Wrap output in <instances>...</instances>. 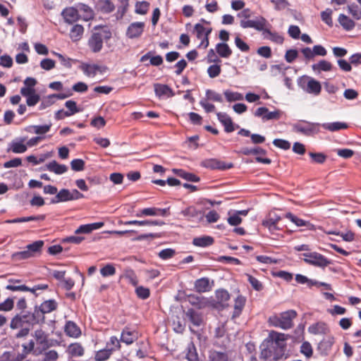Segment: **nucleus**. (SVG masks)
I'll use <instances>...</instances> for the list:
<instances>
[{
    "mask_svg": "<svg viewBox=\"0 0 361 361\" xmlns=\"http://www.w3.org/2000/svg\"><path fill=\"white\" fill-rule=\"evenodd\" d=\"M288 337V336L285 334L271 331L260 345V358L265 361H279L283 357L286 358Z\"/></svg>",
    "mask_w": 361,
    "mask_h": 361,
    "instance_id": "nucleus-1",
    "label": "nucleus"
},
{
    "mask_svg": "<svg viewBox=\"0 0 361 361\" xmlns=\"http://www.w3.org/2000/svg\"><path fill=\"white\" fill-rule=\"evenodd\" d=\"M32 339L27 344H23V348L25 354L32 353L35 355H42L44 352L53 346L49 335L42 328L35 329L31 334Z\"/></svg>",
    "mask_w": 361,
    "mask_h": 361,
    "instance_id": "nucleus-2",
    "label": "nucleus"
},
{
    "mask_svg": "<svg viewBox=\"0 0 361 361\" xmlns=\"http://www.w3.org/2000/svg\"><path fill=\"white\" fill-rule=\"evenodd\" d=\"M111 36V32L106 26H96L88 39V47L92 52L98 53L102 49L104 41H108Z\"/></svg>",
    "mask_w": 361,
    "mask_h": 361,
    "instance_id": "nucleus-3",
    "label": "nucleus"
},
{
    "mask_svg": "<svg viewBox=\"0 0 361 361\" xmlns=\"http://www.w3.org/2000/svg\"><path fill=\"white\" fill-rule=\"evenodd\" d=\"M295 310H290L281 312L279 315H274L269 319V324L275 327L284 330L291 329L293 326V320L297 317Z\"/></svg>",
    "mask_w": 361,
    "mask_h": 361,
    "instance_id": "nucleus-4",
    "label": "nucleus"
},
{
    "mask_svg": "<svg viewBox=\"0 0 361 361\" xmlns=\"http://www.w3.org/2000/svg\"><path fill=\"white\" fill-rule=\"evenodd\" d=\"M23 312L16 314L11 321L10 327L12 329H19L16 334V338H25L29 335L31 327L25 319Z\"/></svg>",
    "mask_w": 361,
    "mask_h": 361,
    "instance_id": "nucleus-5",
    "label": "nucleus"
},
{
    "mask_svg": "<svg viewBox=\"0 0 361 361\" xmlns=\"http://www.w3.org/2000/svg\"><path fill=\"white\" fill-rule=\"evenodd\" d=\"M44 245L43 240H37L27 245L23 251L16 252L12 255V258L15 260H23L36 256L40 253Z\"/></svg>",
    "mask_w": 361,
    "mask_h": 361,
    "instance_id": "nucleus-6",
    "label": "nucleus"
},
{
    "mask_svg": "<svg viewBox=\"0 0 361 361\" xmlns=\"http://www.w3.org/2000/svg\"><path fill=\"white\" fill-rule=\"evenodd\" d=\"M322 125L318 123H310L303 121L295 123L293 130L296 133H301L305 136H314L320 132Z\"/></svg>",
    "mask_w": 361,
    "mask_h": 361,
    "instance_id": "nucleus-7",
    "label": "nucleus"
},
{
    "mask_svg": "<svg viewBox=\"0 0 361 361\" xmlns=\"http://www.w3.org/2000/svg\"><path fill=\"white\" fill-rule=\"evenodd\" d=\"M304 261L311 265L324 268L331 264V262L320 253L317 252H305L302 254Z\"/></svg>",
    "mask_w": 361,
    "mask_h": 361,
    "instance_id": "nucleus-8",
    "label": "nucleus"
},
{
    "mask_svg": "<svg viewBox=\"0 0 361 361\" xmlns=\"http://www.w3.org/2000/svg\"><path fill=\"white\" fill-rule=\"evenodd\" d=\"M281 220V217L275 212H270L262 221V226L267 228L272 234L281 228L278 226V223Z\"/></svg>",
    "mask_w": 361,
    "mask_h": 361,
    "instance_id": "nucleus-9",
    "label": "nucleus"
},
{
    "mask_svg": "<svg viewBox=\"0 0 361 361\" xmlns=\"http://www.w3.org/2000/svg\"><path fill=\"white\" fill-rule=\"evenodd\" d=\"M201 166L212 170L224 171L233 167L232 163H226L218 159H207L201 162Z\"/></svg>",
    "mask_w": 361,
    "mask_h": 361,
    "instance_id": "nucleus-10",
    "label": "nucleus"
},
{
    "mask_svg": "<svg viewBox=\"0 0 361 361\" xmlns=\"http://www.w3.org/2000/svg\"><path fill=\"white\" fill-rule=\"evenodd\" d=\"M35 307L42 320L45 322V314L56 310L58 302L54 299H50L44 301L39 305H35Z\"/></svg>",
    "mask_w": 361,
    "mask_h": 361,
    "instance_id": "nucleus-11",
    "label": "nucleus"
},
{
    "mask_svg": "<svg viewBox=\"0 0 361 361\" xmlns=\"http://www.w3.org/2000/svg\"><path fill=\"white\" fill-rule=\"evenodd\" d=\"M300 51L307 61L313 59L315 56H324L327 54L326 49L322 45H314L312 49L305 47L302 49Z\"/></svg>",
    "mask_w": 361,
    "mask_h": 361,
    "instance_id": "nucleus-12",
    "label": "nucleus"
},
{
    "mask_svg": "<svg viewBox=\"0 0 361 361\" xmlns=\"http://www.w3.org/2000/svg\"><path fill=\"white\" fill-rule=\"evenodd\" d=\"M49 286L47 284H38L32 288H29L25 285H7L6 286V288L7 290H11V291H22V292H31L32 293L35 294V296H37V293H36L37 290H44L48 289Z\"/></svg>",
    "mask_w": 361,
    "mask_h": 361,
    "instance_id": "nucleus-13",
    "label": "nucleus"
},
{
    "mask_svg": "<svg viewBox=\"0 0 361 361\" xmlns=\"http://www.w3.org/2000/svg\"><path fill=\"white\" fill-rule=\"evenodd\" d=\"M268 24L267 20L264 17H259L257 20H241L240 22V27L243 28H254L258 31L264 30Z\"/></svg>",
    "mask_w": 361,
    "mask_h": 361,
    "instance_id": "nucleus-14",
    "label": "nucleus"
},
{
    "mask_svg": "<svg viewBox=\"0 0 361 361\" xmlns=\"http://www.w3.org/2000/svg\"><path fill=\"white\" fill-rule=\"evenodd\" d=\"M255 116L262 117L265 121L278 120L281 118V111L280 110L269 111L267 107H259L255 112Z\"/></svg>",
    "mask_w": 361,
    "mask_h": 361,
    "instance_id": "nucleus-15",
    "label": "nucleus"
},
{
    "mask_svg": "<svg viewBox=\"0 0 361 361\" xmlns=\"http://www.w3.org/2000/svg\"><path fill=\"white\" fill-rule=\"evenodd\" d=\"M23 313L31 328L35 325H41L44 323L35 306L32 312L27 310L23 311Z\"/></svg>",
    "mask_w": 361,
    "mask_h": 361,
    "instance_id": "nucleus-16",
    "label": "nucleus"
},
{
    "mask_svg": "<svg viewBox=\"0 0 361 361\" xmlns=\"http://www.w3.org/2000/svg\"><path fill=\"white\" fill-rule=\"evenodd\" d=\"M144 27V23H133L128 26L126 35L130 39L139 37L143 32Z\"/></svg>",
    "mask_w": 361,
    "mask_h": 361,
    "instance_id": "nucleus-17",
    "label": "nucleus"
},
{
    "mask_svg": "<svg viewBox=\"0 0 361 361\" xmlns=\"http://www.w3.org/2000/svg\"><path fill=\"white\" fill-rule=\"evenodd\" d=\"M64 332L71 338H77L81 336V329L76 323L73 321L66 322L64 326Z\"/></svg>",
    "mask_w": 361,
    "mask_h": 361,
    "instance_id": "nucleus-18",
    "label": "nucleus"
},
{
    "mask_svg": "<svg viewBox=\"0 0 361 361\" xmlns=\"http://www.w3.org/2000/svg\"><path fill=\"white\" fill-rule=\"evenodd\" d=\"M120 224H123L126 226L129 225H135V226H163L165 224V223L161 220H143V221H139V220H132V221H119Z\"/></svg>",
    "mask_w": 361,
    "mask_h": 361,
    "instance_id": "nucleus-19",
    "label": "nucleus"
},
{
    "mask_svg": "<svg viewBox=\"0 0 361 361\" xmlns=\"http://www.w3.org/2000/svg\"><path fill=\"white\" fill-rule=\"evenodd\" d=\"M213 281L212 284L210 281L207 277L198 279L195 282V289L198 293H206L212 290Z\"/></svg>",
    "mask_w": 361,
    "mask_h": 361,
    "instance_id": "nucleus-20",
    "label": "nucleus"
},
{
    "mask_svg": "<svg viewBox=\"0 0 361 361\" xmlns=\"http://www.w3.org/2000/svg\"><path fill=\"white\" fill-rule=\"evenodd\" d=\"M156 96L161 98L162 97H172L174 93L172 89L167 85L157 83L154 85Z\"/></svg>",
    "mask_w": 361,
    "mask_h": 361,
    "instance_id": "nucleus-21",
    "label": "nucleus"
},
{
    "mask_svg": "<svg viewBox=\"0 0 361 361\" xmlns=\"http://www.w3.org/2000/svg\"><path fill=\"white\" fill-rule=\"evenodd\" d=\"M264 39H269L274 43L278 44H282L284 41V38L282 35L276 32H271L269 29L264 27V30L261 31Z\"/></svg>",
    "mask_w": 361,
    "mask_h": 361,
    "instance_id": "nucleus-22",
    "label": "nucleus"
},
{
    "mask_svg": "<svg viewBox=\"0 0 361 361\" xmlns=\"http://www.w3.org/2000/svg\"><path fill=\"white\" fill-rule=\"evenodd\" d=\"M62 15L65 21L68 24H73L80 18L78 10L73 7L65 8L62 12Z\"/></svg>",
    "mask_w": 361,
    "mask_h": 361,
    "instance_id": "nucleus-23",
    "label": "nucleus"
},
{
    "mask_svg": "<svg viewBox=\"0 0 361 361\" xmlns=\"http://www.w3.org/2000/svg\"><path fill=\"white\" fill-rule=\"evenodd\" d=\"M137 338V333L135 331H131L128 327H125L121 332V341L126 345H130Z\"/></svg>",
    "mask_w": 361,
    "mask_h": 361,
    "instance_id": "nucleus-24",
    "label": "nucleus"
},
{
    "mask_svg": "<svg viewBox=\"0 0 361 361\" xmlns=\"http://www.w3.org/2000/svg\"><path fill=\"white\" fill-rule=\"evenodd\" d=\"M219 121L224 125V130L226 133H231L235 130L233 121L231 118L226 113H217Z\"/></svg>",
    "mask_w": 361,
    "mask_h": 361,
    "instance_id": "nucleus-25",
    "label": "nucleus"
},
{
    "mask_svg": "<svg viewBox=\"0 0 361 361\" xmlns=\"http://www.w3.org/2000/svg\"><path fill=\"white\" fill-rule=\"evenodd\" d=\"M245 303L246 298L242 295H238L234 302L233 312L232 314L233 319L238 317L241 314Z\"/></svg>",
    "mask_w": 361,
    "mask_h": 361,
    "instance_id": "nucleus-26",
    "label": "nucleus"
},
{
    "mask_svg": "<svg viewBox=\"0 0 361 361\" xmlns=\"http://www.w3.org/2000/svg\"><path fill=\"white\" fill-rule=\"evenodd\" d=\"M68 354L72 357H82L85 354V348L80 343H73L67 348Z\"/></svg>",
    "mask_w": 361,
    "mask_h": 361,
    "instance_id": "nucleus-27",
    "label": "nucleus"
},
{
    "mask_svg": "<svg viewBox=\"0 0 361 361\" xmlns=\"http://www.w3.org/2000/svg\"><path fill=\"white\" fill-rule=\"evenodd\" d=\"M96 7L102 13H110L115 9V6L111 0H99Z\"/></svg>",
    "mask_w": 361,
    "mask_h": 361,
    "instance_id": "nucleus-28",
    "label": "nucleus"
},
{
    "mask_svg": "<svg viewBox=\"0 0 361 361\" xmlns=\"http://www.w3.org/2000/svg\"><path fill=\"white\" fill-rule=\"evenodd\" d=\"M104 223L102 222H97L89 224H83L80 226L75 231V233H90L94 230H97L102 227Z\"/></svg>",
    "mask_w": 361,
    "mask_h": 361,
    "instance_id": "nucleus-29",
    "label": "nucleus"
},
{
    "mask_svg": "<svg viewBox=\"0 0 361 361\" xmlns=\"http://www.w3.org/2000/svg\"><path fill=\"white\" fill-rule=\"evenodd\" d=\"M185 315L193 325L196 326H200L202 325L203 322L202 314L193 309H188L185 312Z\"/></svg>",
    "mask_w": 361,
    "mask_h": 361,
    "instance_id": "nucleus-30",
    "label": "nucleus"
},
{
    "mask_svg": "<svg viewBox=\"0 0 361 361\" xmlns=\"http://www.w3.org/2000/svg\"><path fill=\"white\" fill-rule=\"evenodd\" d=\"M80 69L88 77H94L98 72H102L101 67L96 64L83 63L81 65Z\"/></svg>",
    "mask_w": 361,
    "mask_h": 361,
    "instance_id": "nucleus-31",
    "label": "nucleus"
},
{
    "mask_svg": "<svg viewBox=\"0 0 361 361\" xmlns=\"http://www.w3.org/2000/svg\"><path fill=\"white\" fill-rule=\"evenodd\" d=\"M71 201V191L68 189H62L51 200V204H57L61 202Z\"/></svg>",
    "mask_w": 361,
    "mask_h": 361,
    "instance_id": "nucleus-32",
    "label": "nucleus"
},
{
    "mask_svg": "<svg viewBox=\"0 0 361 361\" xmlns=\"http://www.w3.org/2000/svg\"><path fill=\"white\" fill-rule=\"evenodd\" d=\"M321 90L322 86L319 81L314 78L309 79L306 87L307 92L318 95L321 92Z\"/></svg>",
    "mask_w": 361,
    "mask_h": 361,
    "instance_id": "nucleus-33",
    "label": "nucleus"
},
{
    "mask_svg": "<svg viewBox=\"0 0 361 361\" xmlns=\"http://www.w3.org/2000/svg\"><path fill=\"white\" fill-rule=\"evenodd\" d=\"M47 169L56 174H63L68 171V167L64 164H59L56 161H52L47 164Z\"/></svg>",
    "mask_w": 361,
    "mask_h": 361,
    "instance_id": "nucleus-34",
    "label": "nucleus"
},
{
    "mask_svg": "<svg viewBox=\"0 0 361 361\" xmlns=\"http://www.w3.org/2000/svg\"><path fill=\"white\" fill-rule=\"evenodd\" d=\"M214 243V238L211 236H202L193 238L192 244L197 247H205Z\"/></svg>",
    "mask_w": 361,
    "mask_h": 361,
    "instance_id": "nucleus-35",
    "label": "nucleus"
},
{
    "mask_svg": "<svg viewBox=\"0 0 361 361\" xmlns=\"http://www.w3.org/2000/svg\"><path fill=\"white\" fill-rule=\"evenodd\" d=\"M215 295L217 302L221 305L222 307L228 306V301L230 300L229 293L224 289L217 290L215 293Z\"/></svg>",
    "mask_w": 361,
    "mask_h": 361,
    "instance_id": "nucleus-36",
    "label": "nucleus"
},
{
    "mask_svg": "<svg viewBox=\"0 0 361 361\" xmlns=\"http://www.w3.org/2000/svg\"><path fill=\"white\" fill-rule=\"evenodd\" d=\"M216 51L222 58H229L232 54V50L226 43H218L216 45Z\"/></svg>",
    "mask_w": 361,
    "mask_h": 361,
    "instance_id": "nucleus-37",
    "label": "nucleus"
},
{
    "mask_svg": "<svg viewBox=\"0 0 361 361\" xmlns=\"http://www.w3.org/2000/svg\"><path fill=\"white\" fill-rule=\"evenodd\" d=\"M84 33V27L79 24L74 25L70 30V37L73 42L79 41Z\"/></svg>",
    "mask_w": 361,
    "mask_h": 361,
    "instance_id": "nucleus-38",
    "label": "nucleus"
},
{
    "mask_svg": "<svg viewBox=\"0 0 361 361\" xmlns=\"http://www.w3.org/2000/svg\"><path fill=\"white\" fill-rule=\"evenodd\" d=\"M328 329L326 324L323 322H317L312 324L308 327V331L312 334H325Z\"/></svg>",
    "mask_w": 361,
    "mask_h": 361,
    "instance_id": "nucleus-39",
    "label": "nucleus"
},
{
    "mask_svg": "<svg viewBox=\"0 0 361 361\" xmlns=\"http://www.w3.org/2000/svg\"><path fill=\"white\" fill-rule=\"evenodd\" d=\"M338 20L343 29L348 31L352 30L355 26V22L344 14H340Z\"/></svg>",
    "mask_w": 361,
    "mask_h": 361,
    "instance_id": "nucleus-40",
    "label": "nucleus"
},
{
    "mask_svg": "<svg viewBox=\"0 0 361 361\" xmlns=\"http://www.w3.org/2000/svg\"><path fill=\"white\" fill-rule=\"evenodd\" d=\"M322 127L331 132L338 131L348 128V124L343 122H333L322 124Z\"/></svg>",
    "mask_w": 361,
    "mask_h": 361,
    "instance_id": "nucleus-41",
    "label": "nucleus"
},
{
    "mask_svg": "<svg viewBox=\"0 0 361 361\" xmlns=\"http://www.w3.org/2000/svg\"><path fill=\"white\" fill-rule=\"evenodd\" d=\"M173 171L182 178L191 182L197 183L200 178L194 173L186 172L182 169H173Z\"/></svg>",
    "mask_w": 361,
    "mask_h": 361,
    "instance_id": "nucleus-42",
    "label": "nucleus"
},
{
    "mask_svg": "<svg viewBox=\"0 0 361 361\" xmlns=\"http://www.w3.org/2000/svg\"><path fill=\"white\" fill-rule=\"evenodd\" d=\"M113 354V350L104 348L95 353L94 359L95 361H106L110 358Z\"/></svg>",
    "mask_w": 361,
    "mask_h": 361,
    "instance_id": "nucleus-43",
    "label": "nucleus"
},
{
    "mask_svg": "<svg viewBox=\"0 0 361 361\" xmlns=\"http://www.w3.org/2000/svg\"><path fill=\"white\" fill-rule=\"evenodd\" d=\"M312 70L314 71H330L332 70L333 66L331 63L326 60H321L317 63L312 66Z\"/></svg>",
    "mask_w": 361,
    "mask_h": 361,
    "instance_id": "nucleus-44",
    "label": "nucleus"
},
{
    "mask_svg": "<svg viewBox=\"0 0 361 361\" xmlns=\"http://www.w3.org/2000/svg\"><path fill=\"white\" fill-rule=\"evenodd\" d=\"M228 357L226 353L217 350H211L209 355V361H228Z\"/></svg>",
    "mask_w": 361,
    "mask_h": 361,
    "instance_id": "nucleus-45",
    "label": "nucleus"
},
{
    "mask_svg": "<svg viewBox=\"0 0 361 361\" xmlns=\"http://www.w3.org/2000/svg\"><path fill=\"white\" fill-rule=\"evenodd\" d=\"M159 208L157 207H148L144 208L140 210L135 216L137 217H143V216H158Z\"/></svg>",
    "mask_w": 361,
    "mask_h": 361,
    "instance_id": "nucleus-46",
    "label": "nucleus"
},
{
    "mask_svg": "<svg viewBox=\"0 0 361 361\" xmlns=\"http://www.w3.org/2000/svg\"><path fill=\"white\" fill-rule=\"evenodd\" d=\"M348 11L352 17L358 20L361 19V7L356 4H350L348 6Z\"/></svg>",
    "mask_w": 361,
    "mask_h": 361,
    "instance_id": "nucleus-47",
    "label": "nucleus"
},
{
    "mask_svg": "<svg viewBox=\"0 0 361 361\" xmlns=\"http://www.w3.org/2000/svg\"><path fill=\"white\" fill-rule=\"evenodd\" d=\"M121 340L119 341L116 336H112L110 337L109 341L106 344V348L112 349L113 353L116 350H120L121 345Z\"/></svg>",
    "mask_w": 361,
    "mask_h": 361,
    "instance_id": "nucleus-48",
    "label": "nucleus"
},
{
    "mask_svg": "<svg viewBox=\"0 0 361 361\" xmlns=\"http://www.w3.org/2000/svg\"><path fill=\"white\" fill-rule=\"evenodd\" d=\"M309 156L310 157V158L312 159V162H313L314 164H322L326 161V160L327 159L326 155L322 152H309Z\"/></svg>",
    "mask_w": 361,
    "mask_h": 361,
    "instance_id": "nucleus-49",
    "label": "nucleus"
},
{
    "mask_svg": "<svg viewBox=\"0 0 361 361\" xmlns=\"http://www.w3.org/2000/svg\"><path fill=\"white\" fill-rule=\"evenodd\" d=\"M186 359L188 361H199V356L197 353L196 348L193 343H191L188 347V352L186 353Z\"/></svg>",
    "mask_w": 361,
    "mask_h": 361,
    "instance_id": "nucleus-50",
    "label": "nucleus"
},
{
    "mask_svg": "<svg viewBox=\"0 0 361 361\" xmlns=\"http://www.w3.org/2000/svg\"><path fill=\"white\" fill-rule=\"evenodd\" d=\"M181 214L188 218V220H191L193 218L197 217L200 212L195 207L190 206L183 210Z\"/></svg>",
    "mask_w": 361,
    "mask_h": 361,
    "instance_id": "nucleus-51",
    "label": "nucleus"
},
{
    "mask_svg": "<svg viewBox=\"0 0 361 361\" xmlns=\"http://www.w3.org/2000/svg\"><path fill=\"white\" fill-rule=\"evenodd\" d=\"M149 3L146 1H138L135 4V12L140 15H145L148 12Z\"/></svg>",
    "mask_w": 361,
    "mask_h": 361,
    "instance_id": "nucleus-52",
    "label": "nucleus"
},
{
    "mask_svg": "<svg viewBox=\"0 0 361 361\" xmlns=\"http://www.w3.org/2000/svg\"><path fill=\"white\" fill-rule=\"evenodd\" d=\"M23 141L21 142H13L11 143V149L13 153L21 154L24 153L27 150V146L23 144Z\"/></svg>",
    "mask_w": 361,
    "mask_h": 361,
    "instance_id": "nucleus-53",
    "label": "nucleus"
},
{
    "mask_svg": "<svg viewBox=\"0 0 361 361\" xmlns=\"http://www.w3.org/2000/svg\"><path fill=\"white\" fill-rule=\"evenodd\" d=\"M285 217L289 219L290 221L294 223L297 226H306L308 224V221H306L302 219H300L293 214L290 212H288L286 214Z\"/></svg>",
    "mask_w": 361,
    "mask_h": 361,
    "instance_id": "nucleus-54",
    "label": "nucleus"
},
{
    "mask_svg": "<svg viewBox=\"0 0 361 361\" xmlns=\"http://www.w3.org/2000/svg\"><path fill=\"white\" fill-rule=\"evenodd\" d=\"M245 275L247 278V281L255 290L261 291L263 290L264 286L257 279L249 274H246Z\"/></svg>",
    "mask_w": 361,
    "mask_h": 361,
    "instance_id": "nucleus-55",
    "label": "nucleus"
},
{
    "mask_svg": "<svg viewBox=\"0 0 361 361\" xmlns=\"http://www.w3.org/2000/svg\"><path fill=\"white\" fill-rule=\"evenodd\" d=\"M206 99L207 100H210L212 102H222L223 98L221 95L212 90H207L205 93Z\"/></svg>",
    "mask_w": 361,
    "mask_h": 361,
    "instance_id": "nucleus-56",
    "label": "nucleus"
},
{
    "mask_svg": "<svg viewBox=\"0 0 361 361\" xmlns=\"http://www.w3.org/2000/svg\"><path fill=\"white\" fill-rule=\"evenodd\" d=\"M135 293L140 299L146 300L150 295V290L148 288L140 286L136 287Z\"/></svg>",
    "mask_w": 361,
    "mask_h": 361,
    "instance_id": "nucleus-57",
    "label": "nucleus"
},
{
    "mask_svg": "<svg viewBox=\"0 0 361 361\" xmlns=\"http://www.w3.org/2000/svg\"><path fill=\"white\" fill-rule=\"evenodd\" d=\"M100 274L103 277L114 276L116 274V268L111 264H107L100 269Z\"/></svg>",
    "mask_w": 361,
    "mask_h": 361,
    "instance_id": "nucleus-58",
    "label": "nucleus"
},
{
    "mask_svg": "<svg viewBox=\"0 0 361 361\" xmlns=\"http://www.w3.org/2000/svg\"><path fill=\"white\" fill-rule=\"evenodd\" d=\"M272 276L282 279L287 282H290L293 278V274L283 270L272 272Z\"/></svg>",
    "mask_w": 361,
    "mask_h": 361,
    "instance_id": "nucleus-59",
    "label": "nucleus"
},
{
    "mask_svg": "<svg viewBox=\"0 0 361 361\" xmlns=\"http://www.w3.org/2000/svg\"><path fill=\"white\" fill-rule=\"evenodd\" d=\"M224 95L228 102H235L243 99V95L238 92H234L230 90H226Z\"/></svg>",
    "mask_w": 361,
    "mask_h": 361,
    "instance_id": "nucleus-60",
    "label": "nucleus"
},
{
    "mask_svg": "<svg viewBox=\"0 0 361 361\" xmlns=\"http://www.w3.org/2000/svg\"><path fill=\"white\" fill-rule=\"evenodd\" d=\"M228 218L227 219L228 223L233 226H237L242 222V219L238 214L233 212L231 214V212H228Z\"/></svg>",
    "mask_w": 361,
    "mask_h": 361,
    "instance_id": "nucleus-61",
    "label": "nucleus"
},
{
    "mask_svg": "<svg viewBox=\"0 0 361 361\" xmlns=\"http://www.w3.org/2000/svg\"><path fill=\"white\" fill-rule=\"evenodd\" d=\"M43 353V361H56L59 359V354L55 350H46Z\"/></svg>",
    "mask_w": 361,
    "mask_h": 361,
    "instance_id": "nucleus-62",
    "label": "nucleus"
},
{
    "mask_svg": "<svg viewBox=\"0 0 361 361\" xmlns=\"http://www.w3.org/2000/svg\"><path fill=\"white\" fill-rule=\"evenodd\" d=\"M221 72V68L217 64L209 66L207 68V73L211 78H214L219 76Z\"/></svg>",
    "mask_w": 361,
    "mask_h": 361,
    "instance_id": "nucleus-63",
    "label": "nucleus"
},
{
    "mask_svg": "<svg viewBox=\"0 0 361 361\" xmlns=\"http://www.w3.org/2000/svg\"><path fill=\"white\" fill-rule=\"evenodd\" d=\"M71 166L75 171H81L85 169V161L81 159H75L71 161Z\"/></svg>",
    "mask_w": 361,
    "mask_h": 361,
    "instance_id": "nucleus-64",
    "label": "nucleus"
}]
</instances>
